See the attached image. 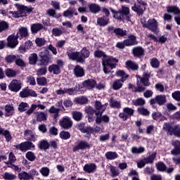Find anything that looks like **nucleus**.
Instances as JSON below:
<instances>
[{
    "label": "nucleus",
    "mask_w": 180,
    "mask_h": 180,
    "mask_svg": "<svg viewBox=\"0 0 180 180\" xmlns=\"http://www.w3.org/2000/svg\"><path fill=\"white\" fill-rule=\"evenodd\" d=\"M94 57L96 58H102L101 64L104 74H110L112 70H115L117 67V64H119V59L113 56L106 55L105 52L101 50L94 51Z\"/></svg>",
    "instance_id": "f257e3e1"
},
{
    "label": "nucleus",
    "mask_w": 180,
    "mask_h": 180,
    "mask_svg": "<svg viewBox=\"0 0 180 180\" xmlns=\"http://www.w3.org/2000/svg\"><path fill=\"white\" fill-rule=\"evenodd\" d=\"M28 60L29 64L31 65H36L38 63L37 65L39 67H47V65L51 63L53 55L50 53V51H41L39 53L38 56L36 53H31Z\"/></svg>",
    "instance_id": "f03ea898"
},
{
    "label": "nucleus",
    "mask_w": 180,
    "mask_h": 180,
    "mask_svg": "<svg viewBox=\"0 0 180 180\" xmlns=\"http://www.w3.org/2000/svg\"><path fill=\"white\" fill-rule=\"evenodd\" d=\"M146 68H147V65H142L141 67V70L143 72L142 77L140 75H136L137 81L136 85L138 87H134V90L133 92H144L146 91L145 86H150L151 83H150V78H151V72L146 71Z\"/></svg>",
    "instance_id": "7ed1b4c3"
},
{
    "label": "nucleus",
    "mask_w": 180,
    "mask_h": 180,
    "mask_svg": "<svg viewBox=\"0 0 180 180\" xmlns=\"http://www.w3.org/2000/svg\"><path fill=\"white\" fill-rule=\"evenodd\" d=\"M117 77H120L121 79H118L114 81L112 84V89L114 91H119L122 86H123V82L129 78V75L124 72V70H120L116 72Z\"/></svg>",
    "instance_id": "20e7f679"
},
{
    "label": "nucleus",
    "mask_w": 180,
    "mask_h": 180,
    "mask_svg": "<svg viewBox=\"0 0 180 180\" xmlns=\"http://www.w3.org/2000/svg\"><path fill=\"white\" fill-rule=\"evenodd\" d=\"M79 130L81 133L87 134L88 139H91V134H95V133H99L101 128L98 126L92 127L91 126L85 127V123H80L78 126Z\"/></svg>",
    "instance_id": "39448f33"
},
{
    "label": "nucleus",
    "mask_w": 180,
    "mask_h": 180,
    "mask_svg": "<svg viewBox=\"0 0 180 180\" xmlns=\"http://www.w3.org/2000/svg\"><path fill=\"white\" fill-rule=\"evenodd\" d=\"M14 148L22 153H26L29 150H35L36 146L31 141H26L20 144L14 145Z\"/></svg>",
    "instance_id": "423d86ee"
},
{
    "label": "nucleus",
    "mask_w": 180,
    "mask_h": 180,
    "mask_svg": "<svg viewBox=\"0 0 180 180\" xmlns=\"http://www.w3.org/2000/svg\"><path fill=\"white\" fill-rule=\"evenodd\" d=\"M146 6H147V2L143 1H138L136 3L134 4V6L131 7L134 12H136L139 16H141L146 11Z\"/></svg>",
    "instance_id": "0eeeda50"
},
{
    "label": "nucleus",
    "mask_w": 180,
    "mask_h": 180,
    "mask_svg": "<svg viewBox=\"0 0 180 180\" xmlns=\"http://www.w3.org/2000/svg\"><path fill=\"white\" fill-rule=\"evenodd\" d=\"M66 54L69 58V60H72V61H77V63H85V60L82 58V57H79V52L78 51H72V50H68L66 52Z\"/></svg>",
    "instance_id": "6e6552de"
},
{
    "label": "nucleus",
    "mask_w": 180,
    "mask_h": 180,
    "mask_svg": "<svg viewBox=\"0 0 180 180\" xmlns=\"http://www.w3.org/2000/svg\"><path fill=\"white\" fill-rule=\"evenodd\" d=\"M59 126L64 130H70L72 127V120L68 116H65L59 121Z\"/></svg>",
    "instance_id": "1a4fd4ad"
},
{
    "label": "nucleus",
    "mask_w": 180,
    "mask_h": 180,
    "mask_svg": "<svg viewBox=\"0 0 180 180\" xmlns=\"http://www.w3.org/2000/svg\"><path fill=\"white\" fill-rule=\"evenodd\" d=\"M134 115V110L129 107H125L123 108V112L119 114V117L122 119L124 122H126L129 117H131Z\"/></svg>",
    "instance_id": "9d476101"
},
{
    "label": "nucleus",
    "mask_w": 180,
    "mask_h": 180,
    "mask_svg": "<svg viewBox=\"0 0 180 180\" xmlns=\"http://www.w3.org/2000/svg\"><path fill=\"white\" fill-rule=\"evenodd\" d=\"M167 102V96L165 95H158L155 98H151L149 101L150 105H155L158 103L159 106H162Z\"/></svg>",
    "instance_id": "9b49d317"
},
{
    "label": "nucleus",
    "mask_w": 180,
    "mask_h": 180,
    "mask_svg": "<svg viewBox=\"0 0 180 180\" xmlns=\"http://www.w3.org/2000/svg\"><path fill=\"white\" fill-rule=\"evenodd\" d=\"M8 89L11 91V92H19V91L22 89L20 80L13 79L8 85Z\"/></svg>",
    "instance_id": "f8f14e48"
},
{
    "label": "nucleus",
    "mask_w": 180,
    "mask_h": 180,
    "mask_svg": "<svg viewBox=\"0 0 180 180\" xmlns=\"http://www.w3.org/2000/svg\"><path fill=\"white\" fill-rule=\"evenodd\" d=\"M18 36L15 34H12L7 37V47L10 49H15L17 45L19 44V41H18Z\"/></svg>",
    "instance_id": "ddd939ff"
},
{
    "label": "nucleus",
    "mask_w": 180,
    "mask_h": 180,
    "mask_svg": "<svg viewBox=\"0 0 180 180\" xmlns=\"http://www.w3.org/2000/svg\"><path fill=\"white\" fill-rule=\"evenodd\" d=\"M143 27L148 29V30H150L155 33V32H157L158 22H157V20L155 18L149 19L147 22V24L143 25Z\"/></svg>",
    "instance_id": "4468645a"
},
{
    "label": "nucleus",
    "mask_w": 180,
    "mask_h": 180,
    "mask_svg": "<svg viewBox=\"0 0 180 180\" xmlns=\"http://www.w3.org/2000/svg\"><path fill=\"white\" fill-rule=\"evenodd\" d=\"M84 112L86 114L89 123H92L95 120L94 115L96 112V110L94 109L91 105H87L84 108Z\"/></svg>",
    "instance_id": "2eb2a0df"
},
{
    "label": "nucleus",
    "mask_w": 180,
    "mask_h": 180,
    "mask_svg": "<svg viewBox=\"0 0 180 180\" xmlns=\"http://www.w3.org/2000/svg\"><path fill=\"white\" fill-rule=\"evenodd\" d=\"M20 98H29V96H32V98H37V94L33 89H23L19 94Z\"/></svg>",
    "instance_id": "dca6fc26"
},
{
    "label": "nucleus",
    "mask_w": 180,
    "mask_h": 180,
    "mask_svg": "<svg viewBox=\"0 0 180 180\" xmlns=\"http://www.w3.org/2000/svg\"><path fill=\"white\" fill-rule=\"evenodd\" d=\"M121 12V16L122 17V20H127V22H131V15H130V8L127 6H122L120 9Z\"/></svg>",
    "instance_id": "f3484780"
},
{
    "label": "nucleus",
    "mask_w": 180,
    "mask_h": 180,
    "mask_svg": "<svg viewBox=\"0 0 180 180\" xmlns=\"http://www.w3.org/2000/svg\"><path fill=\"white\" fill-rule=\"evenodd\" d=\"M131 54L135 58H143L146 53L144 49L141 46H135L132 49Z\"/></svg>",
    "instance_id": "a211bd4d"
},
{
    "label": "nucleus",
    "mask_w": 180,
    "mask_h": 180,
    "mask_svg": "<svg viewBox=\"0 0 180 180\" xmlns=\"http://www.w3.org/2000/svg\"><path fill=\"white\" fill-rule=\"evenodd\" d=\"M91 148V144L86 141H80L77 145L73 147V151H78V150H86Z\"/></svg>",
    "instance_id": "6ab92c4d"
},
{
    "label": "nucleus",
    "mask_w": 180,
    "mask_h": 180,
    "mask_svg": "<svg viewBox=\"0 0 180 180\" xmlns=\"http://www.w3.org/2000/svg\"><path fill=\"white\" fill-rule=\"evenodd\" d=\"M73 74L76 78H82L85 77V70L81 65H77L73 69Z\"/></svg>",
    "instance_id": "aec40b11"
},
{
    "label": "nucleus",
    "mask_w": 180,
    "mask_h": 180,
    "mask_svg": "<svg viewBox=\"0 0 180 180\" xmlns=\"http://www.w3.org/2000/svg\"><path fill=\"white\" fill-rule=\"evenodd\" d=\"M15 36H18V39H20V40H22V39H26V37H29V31L27 30V27H20Z\"/></svg>",
    "instance_id": "412c9836"
},
{
    "label": "nucleus",
    "mask_w": 180,
    "mask_h": 180,
    "mask_svg": "<svg viewBox=\"0 0 180 180\" xmlns=\"http://www.w3.org/2000/svg\"><path fill=\"white\" fill-rule=\"evenodd\" d=\"M82 85L87 89H94V88H96V80L94 79H89L83 81Z\"/></svg>",
    "instance_id": "4be33fe9"
},
{
    "label": "nucleus",
    "mask_w": 180,
    "mask_h": 180,
    "mask_svg": "<svg viewBox=\"0 0 180 180\" xmlns=\"http://www.w3.org/2000/svg\"><path fill=\"white\" fill-rule=\"evenodd\" d=\"M124 43H125L126 47H130V46H136V44H139V41H137V39L134 34L129 35L128 39L124 40Z\"/></svg>",
    "instance_id": "5701e85b"
},
{
    "label": "nucleus",
    "mask_w": 180,
    "mask_h": 180,
    "mask_svg": "<svg viewBox=\"0 0 180 180\" xmlns=\"http://www.w3.org/2000/svg\"><path fill=\"white\" fill-rule=\"evenodd\" d=\"M125 68L128 71H137L139 70V64L131 60H129L125 63Z\"/></svg>",
    "instance_id": "b1692460"
},
{
    "label": "nucleus",
    "mask_w": 180,
    "mask_h": 180,
    "mask_svg": "<svg viewBox=\"0 0 180 180\" xmlns=\"http://www.w3.org/2000/svg\"><path fill=\"white\" fill-rule=\"evenodd\" d=\"M4 116L5 117H11V116H13L15 115V108L13 105L11 104H7L4 106Z\"/></svg>",
    "instance_id": "393cba45"
},
{
    "label": "nucleus",
    "mask_w": 180,
    "mask_h": 180,
    "mask_svg": "<svg viewBox=\"0 0 180 180\" xmlns=\"http://www.w3.org/2000/svg\"><path fill=\"white\" fill-rule=\"evenodd\" d=\"M174 149L171 150L172 155H180V141H174L172 143Z\"/></svg>",
    "instance_id": "a878e982"
},
{
    "label": "nucleus",
    "mask_w": 180,
    "mask_h": 180,
    "mask_svg": "<svg viewBox=\"0 0 180 180\" xmlns=\"http://www.w3.org/2000/svg\"><path fill=\"white\" fill-rule=\"evenodd\" d=\"M39 150H43L44 151H47V150L50 149V145L49 144V141L43 139L38 142L37 144Z\"/></svg>",
    "instance_id": "bb28decb"
},
{
    "label": "nucleus",
    "mask_w": 180,
    "mask_h": 180,
    "mask_svg": "<svg viewBox=\"0 0 180 180\" xmlns=\"http://www.w3.org/2000/svg\"><path fill=\"white\" fill-rule=\"evenodd\" d=\"M44 29V26L41 23H34L31 25V33L32 34H36L37 32H40V30H43Z\"/></svg>",
    "instance_id": "cd10ccee"
},
{
    "label": "nucleus",
    "mask_w": 180,
    "mask_h": 180,
    "mask_svg": "<svg viewBox=\"0 0 180 180\" xmlns=\"http://www.w3.org/2000/svg\"><path fill=\"white\" fill-rule=\"evenodd\" d=\"M48 71L49 72H53V75H58L59 74H61V69H60V67H58L57 64H52L49 65Z\"/></svg>",
    "instance_id": "c85d7f7f"
},
{
    "label": "nucleus",
    "mask_w": 180,
    "mask_h": 180,
    "mask_svg": "<svg viewBox=\"0 0 180 180\" xmlns=\"http://www.w3.org/2000/svg\"><path fill=\"white\" fill-rule=\"evenodd\" d=\"M0 134L5 137L7 143H9V141L12 140V135L11 134V131H9L8 129L0 127Z\"/></svg>",
    "instance_id": "c756f323"
},
{
    "label": "nucleus",
    "mask_w": 180,
    "mask_h": 180,
    "mask_svg": "<svg viewBox=\"0 0 180 180\" xmlns=\"http://www.w3.org/2000/svg\"><path fill=\"white\" fill-rule=\"evenodd\" d=\"M18 179L20 180H30V179H34V176H32V174H29L27 172L22 171L20 172L18 175Z\"/></svg>",
    "instance_id": "7c9ffc66"
},
{
    "label": "nucleus",
    "mask_w": 180,
    "mask_h": 180,
    "mask_svg": "<svg viewBox=\"0 0 180 180\" xmlns=\"http://www.w3.org/2000/svg\"><path fill=\"white\" fill-rule=\"evenodd\" d=\"M167 13H174V15H179L180 14V9L176 6H167L166 7Z\"/></svg>",
    "instance_id": "2f4dec72"
},
{
    "label": "nucleus",
    "mask_w": 180,
    "mask_h": 180,
    "mask_svg": "<svg viewBox=\"0 0 180 180\" xmlns=\"http://www.w3.org/2000/svg\"><path fill=\"white\" fill-rule=\"evenodd\" d=\"M24 136L26 137L27 136H30L27 140V141H37V139H36V136H34V134H33V131L30 129H25L24 131Z\"/></svg>",
    "instance_id": "473e14b6"
},
{
    "label": "nucleus",
    "mask_w": 180,
    "mask_h": 180,
    "mask_svg": "<svg viewBox=\"0 0 180 180\" xmlns=\"http://www.w3.org/2000/svg\"><path fill=\"white\" fill-rule=\"evenodd\" d=\"M110 121V118H109V116L104 115L102 117L97 116L96 117V124H101V123H109Z\"/></svg>",
    "instance_id": "72a5a7b5"
},
{
    "label": "nucleus",
    "mask_w": 180,
    "mask_h": 180,
    "mask_svg": "<svg viewBox=\"0 0 180 180\" xmlns=\"http://www.w3.org/2000/svg\"><path fill=\"white\" fill-rule=\"evenodd\" d=\"M109 18L108 16L103 15L97 18V23L99 26H106L109 24Z\"/></svg>",
    "instance_id": "f704fd0d"
},
{
    "label": "nucleus",
    "mask_w": 180,
    "mask_h": 180,
    "mask_svg": "<svg viewBox=\"0 0 180 180\" xmlns=\"http://www.w3.org/2000/svg\"><path fill=\"white\" fill-rule=\"evenodd\" d=\"M37 122L41 123V122H46L47 120V115L44 112H37L36 114Z\"/></svg>",
    "instance_id": "c9c22d12"
},
{
    "label": "nucleus",
    "mask_w": 180,
    "mask_h": 180,
    "mask_svg": "<svg viewBox=\"0 0 180 180\" xmlns=\"http://www.w3.org/2000/svg\"><path fill=\"white\" fill-rule=\"evenodd\" d=\"M95 169H96V165L95 164H86L84 166V171L87 172V174L92 173L94 171H95Z\"/></svg>",
    "instance_id": "e433bc0d"
},
{
    "label": "nucleus",
    "mask_w": 180,
    "mask_h": 180,
    "mask_svg": "<svg viewBox=\"0 0 180 180\" xmlns=\"http://www.w3.org/2000/svg\"><path fill=\"white\" fill-rule=\"evenodd\" d=\"M109 169L110 172L111 173L112 178H115V176H119V175H120V172L119 171V169H117L116 166L110 165Z\"/></svg>",
    "instance_id": "4c0bfd02"
},
{
    "label": "nucleus",
    "mask_w": 180,
    "mask_h": 180,
    "mask_svg": "<svg viewBox=\"0 0 180 180\" xmlns=\"http://www.w3.org/2000/svg\"><path fill=\"white\" fill-rule=\"evenodd\" d=\"M110 106L112 108H116V109H120L122 108V104L120 103V101H116L113 98V97H111L109 100Z\"/></svg>",
    "instance_id": "58836bf2"
},
{
    "label": "nucleus",
    "mask_w": 180,
    "mask_h": 180,
    "mask_svg": "<svg viewBox=\"0 0 180 180\" xmlns=\"http://www.w3.org/2000/svg\"><path fill=\"white\" fill-rule=\"evenodd\" d=\"M79 57H82L83 60H85L86 58H89V56H91V52H89V50L86 49V46L82 49V50L79 52Z\"/></svg>",
    "instance_id": "ea45409f"
},
{
    "label": "nucleus",
    "mask_w": 180,
    "mask_h": 180,
    "mask_svg": "<svg viewBox=\"0 0 180 180\" xmlns=\"http://www.w3.org/2000/svg\"><path fill=\"white\" fill-rule=\"evenodd\" d=\"M89 9L91 13H98V12H101V7L95 4H89Z\"/></svg>",
    "instance_id": "a19ab883"
},
{
    "label": "nucleus",
    "mask_w": 180,
    "mask_h": 180,
    "mask_svg": "<svg viewBox=\"0 0 180 180\" xmlns=\"http://www.w3.org/2000/svg\"><path fill=\"white\" fill-rule=\"evenodd\" d=\"M15 64L18 67H20L21 68H23L26 67V63H25V60L20 58V56L17 55V58H15Z\"/></svg>",
    "instance_id": "79ce46f5"
},
{
    "label": "nucleus",
    "mask_w": 180,
    "mask_h": 180,
    "mask_svg": "<svg viewBox=\"0 0 180 180\" xmlns=\"http://www.w3.org/2000/svg\"><path fill=\"white\" fill-rule=\"evenodd\" d=\"M131 105L134 106H144V105H146V100L143 98H138L132 101Z\"/></svg>",
    "instance_id": "37998d69"
},
{
    "label": "nucleus",
    "mask_w": 180,
    "mask_h": 180,
    "mask_svg": "<svg viewBox=\"0 0 180 180\" xmlns=\"http://www.w3.org/2000/svg\"><path fill=\"white\" fill-rule=\"evenodd\" d=\"M110 12L113 14V18L115 19H117V20H122L123 18L122 17V13L120 11V9L118 11H115L113 8H110Z\"/></svg>",
    "instance_id": "c03bdc74"
},
{
    "label": "nucleus",
    "mask_w": 180,
    "mask_h": 180,
    "mask_svg": "<svg viewBox=\"0 0 180 180\" xmlns=\"http://www.w3.org/2000/svg\"><path fill=\"white\" fill-rule=\"evenodd\" d=\"M17 57H18V55H12V54L7 55L5 57V62L6 63V64H13Z\"/></svg>",
    "instance_id": "a18cd8bd"
},
{
    "label": "nucleus",
    "mask_w": 180,
    "mask_h": 180,
    "mask_svg": "<svg viewBox=\"0 0 180 180\" xmlns=\"http://www.w3.org/2000/svg\"><path fill=\"white\" fill-rule=\"evenodd\" d=\"M5 74L8 78H13L18 75V72L12 68H7L5 70Z\"/></svg>",
    "instance_id": "49530a36"
},
{
    "label": "nucleus",
    "mask_w": 180,
    "mask_h": 180,
    "mask_svg": "<svg viewBox=\"0 0 180 180\" xmlns=\"http://www.w3.org/2000/svg\"><path fill=\"white\" fill-rule=\"evenodd\" d=\"M155 167L160 172H165L167 171V165L164 164V162H158L155 164Z\"/></svg>",
    "instance_id": "de8ad7c7"
},
{
    "label": "nucleus",
    "mask_w": 180,
    "mask_h": 180,
    "mask_svg": "<svg viewBox=\"0 0 180 180\" xmlns=\"http://www.w3.org/2000/svg\"><path fill=\"white\" fill-rule=\"evenodd\" d=\"M119 157V155H117V153L112 152V151H108L105 153V158L107 160H116Z\"/></svg>",
    "instance_id": "09e8293b"
},
{
    "label": "nucleus",
    "mask_w": 180,
    "mask_h": 180,
    "mask_svg": "<svg viewBox=\"0 0 180 180\" xmlns=\"http://www.w3.org/2000/svg\"><path fill=\"white\" fill-rule=\"evenodd\" d=\"M72 118L76 122H79V121L82 120V112H81L79 111H73L72 112Z\"/></svg>",
    "instance_id": "8fccbe9b"
},
{
    "label": "nucleus",
    "mask_w": 180,
    "mask_h": 180,
    "mask_svg": "<svg viewBox=\"0 0 180 180\" xmlns=\"http://www.w3.org/2000/svg\"><path fill=\"white\" fill-rule=\"evenodd\" d=\"M64 27L58 28V27H54L52 29L51 33L53 36H55V37H60L63 34V30Z\"/></svg>",
    "instance_id": "3c124183"
},
{
    "label": "nucleus",
    "mask_w": 180,
    "mask_h": 180,
    "mask_svg": "<svg viewBox=\"0 0 180 180\" xmlns=\"http://www.w3.org/2000/svg\"><path fill=\"white\" fill-rule=\"evenodd\" d=\"M114 32L115 35L120 36V37H124V36H127V31L123 30L122 28H115Z\"/></svg>",
    "instance_id": "603ef678"
},
{
    "label": "nucleus",
    "mask_w": 180,
    "mask_h": 180,
    "mask_svg": "<svg viewBox=\"0 0 180 180\" xmlns=\"http://www.w3.org/2000/svg\"><path fill=\"white\" fill-rule=\"evenodd\" d=\"M156 157H157V152H154L148 158H145L144 161L146 164H153Z\"/></svg>",
    "instance_id": "864d4df0"
},
{
    "label": "nucleus",
    "mask_w": 180,
    "mask_h": 180,
    "mask_svg": "<svg viewBox=\"0 0 180 180\" xmlns=\"http://www.w3.org/2000/svg\"><path fill=\"white\" fill-rule=\"evenodd\" d=\"M15 162H16V156H15L13 152H10L8 155V161L5 162V164L8 165V164H15Z\"/></svg>",
    "instance_id": "5fc2aeb1"
},
{
    "label": "nucleus",
    "mask_w": 180,
    "mask_h": 180,
    "mask_svg": "<svg viewBox=\"0 0 180 180\" xmlns=\"http://www.w3.org/2000/svg\"><path fill=\"white\" fill-rule=\"evenodd\" d=\"M174 134L176 137H180V129L178 125H175L174 127H172V131H170L169 136Z\"/></svg>",
    "instance_id": "6e6d98bb"
},
{
    "label": "nucleus",
    "mask_w": 180,
    "mask_h": 180,
    "mask_svg": "<svg viewBox=\"0 0 180 180\" xmlns=\"http://www.w3.org/2000/svg\"><path fill=\"white\" fill-rule=\"evenodd\" d=\"M137 112L139 115H141L142 116H150V112L144 107L138 108Z\"/></svg>",
    "instance_id": "4d7b16f0"
},
{
    "label": "nucleus",
    "mask_w": 180,
    "mask_h": 180,
    "mask_svg": "<svg viewBox=\"0 0 180 180\" xmlns=\"http://www.w3.org/2000/svg\"><path fill=\"white\" fill-rule=\"evenodd\" d=\"M9 29V24L6 21L0 20V33Z\"/></svg>",
    "instance_id": "13d9d810"
},
{
    "label": "nucleus",
    "mask_w": 180,
    "mask_h": 180,
    "mask_svg": "<svg viewBox=\"0 0 180 180\" xmlns=\"http://www.w3.org/2000/svg\"><path fill=\"white\" fill-rule=\"evenodd\" d=\"M37 85L40 86H46L47 85V79L44 77L37 78Z\"/></svg>",
    "instance_id": "bf43d9fd"
},
{
    "label": "nucleus",
    "mask_w": 180,
    "mask_h": 180,
    "mask_svg": "<svg viewBox=\"0 0 180 180\" xmlns=\"http://www.w3.org/2000/svg\"><path fill=\"white\" fill-rule=\"evenodd\" d=\"M51 51L52 54L53 56H57V48H56L53 44H49L48 46L46 47V49L44 50V51Z\"/></svg>",
    "instance_id": "052dcab7"
},
{
    "label": "nucleus",
    "mask_w": 180,
    "mask_h": 180,
    "mask_svg": "<svg viewBox=\"0 0 180 180\" xmlns=\"http://www.w3.org/2000/svg\"><path fill=\"white\" fill-rule=\"evenodd\" d=\"M29 108V104L27 103L21 102L18 105V110L20 112H26Z\"/></svg>",
    "instance_id": "680f3d73"
},
{
    "label": "nucleus",
    "mask_w": 180,
    "mask_h": 180,
    "mask_svg": "<svg viewBox=\"0 0 180 180\" xmlns=\"http://www.w3.org/2000/svg\"><path fill=\"white\" fill-rule=\"evenodd\" d=\"M59 136L62 140H68V139H70L71 137V134L67 131H62L60 132Z\"/></svg>",
    "instance_id": "e2e57ef3"
},
{
    "label": "nucleus",
    "mask_w": 180,
    "mask_h": 180,
    "mask_svg": "<svg viewBox=\"0 0 180 180\" xmlns=\"http://www.w3.org/2000/svg\"><path fill=\"white\" fill-rule=\"evenodd\" d=\"M3 179H4V180H15V179H16V175L12 174L9 172H5L3 175Z\"/></svg>",
    "instance_id": "0e129e2a"
},
{
    "label": "nucleus",
    "mask_w": 180,
    "mask_h": 180,
    "mask_svg": "<svg viewBox=\"0 0 180 180\" xmlns=\"http://www.w3.org/2000/svg\"><path fill=\"white\" fill-rule=\"evenodd\" d=\"M64 18H72L74 16V9L69 8L63 12Z\"/></svg>",
    "instance_id": "69168bd1"
},
{
    "label": "nucleus",
    "mask_w": 180,
    "mask_h": 180,
    "mask_svg": "<svg viewBox=\"0 0 180 180\" xmlns=\"http://www.w3.org/2000/svg\"><path fill=\"white\" fill-rule=\"evenodd\" d=\"M150 65L152 68H158V67H160V61L157 58H153L150 60Z\"/></svg>",
    "instance_id": "338daca9"
},
{
    "label": "nucleus",
    "mask_w": 180,
    "mask_h": 180,
    "mask_svg": "<svg viewBox=\"0 0 180 180\" xmlns=\"http://www.w3.org/2000/svg\"><path fill=\"white\" fill-rule=\"evenodd\" d=\"M25 157H26L27 160H28V161L33 162V161H34V160H36V155H34V153H33L32 151H28L26 153Z\"/></svg>",
    "instance_id": "774afa93"
}]
</instances>
